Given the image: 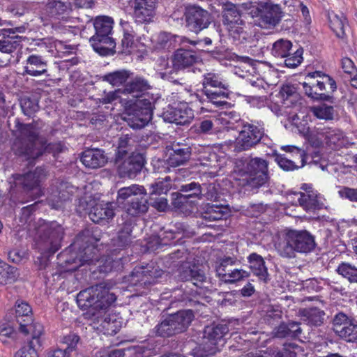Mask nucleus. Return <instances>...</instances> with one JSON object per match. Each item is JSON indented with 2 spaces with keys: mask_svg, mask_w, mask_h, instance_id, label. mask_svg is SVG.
I'll use <instances>...</instances> for the list:
<instances>
[{
  "mask_svg": "<svg viewBox=\"0 0 357 357\" xmlns=\"http://www.w3.org/2000/svg\"><path fill=\"white\" fill-rule=\"evenodd\" d=\"M231 177L246 190L257 189L268 180V163L260 158L237 159Z\"/></svg>",
  "mask_w": 357,
  "mask_h": 357,
  "instance_id": "f257e3e1",
  "label": "nucleus"
},
{
  "mask_svg": "<svg viewBox=\"0 0 357 357\" xmlns=\"http://www.w3.org/2000/svg\"><path fill=\"white\" fill-rule=\"evenodd\" d=\"M17 132L11 146L15 155L26 160H35L43 155L45 143L39 137V130L36 124H19Z\"/></svg>",
  "mask_w": 357,
  "mask_h": 357,
  "instance_id": "f03ea898",
  "label": "nucleus"
},
{
  "mask_svg": "<svg viewBox=\"0 0 357 357\" xmlns=\"http://www.w3.org/2000/svg\"><path fill=\"white\" fill-rule=\"evenodd\" d=\"M37 233L40 234L37 243L40 256L37 257L35 264L39 269H45L48 266L50 256L61 247L63 231L56 222H46L44 220H40Z\"/></svg>",
  "mask_w": 357,
  "mask_h": 357,
  "instance_id": "7ed1b4c3",
  "label": "nucleus"
},
{
  "mask_svg": "<svg viewBox=\"0 0 357 357\" xmlns=\"http://www.w3.org/2000/svg\"><path fill=\"white\" fill-rule=\"evenodd\" d=\"M116 300L114 293L102 283L92 286L81 291L77 296V303L82 310H105Z\"/></svg>",
  "mask_w": 357,
  "mask_h": 357,
  "instance_id": "20e7f679",
  "label": "nucleus"
},
{
  "mask_svg": "<svg viewBox=\"0 0 357 357\" xmlns=\"http://www.w3.org/2000/svg\"><path fill=\"white\" fill-rule=\"evenodd\" d=\"M305 93L316 100L329 101L333 93L337 89L335 81L328 75L321 71L308 73L305 81L301 82Z\"/></svg>",
  "mask_w": 357,
  "mask_h": 357,
  "instance_id": "39448f33",
  "label": "nucleus"
},
{
  "mask_svg": "<svg viewBox=\"0 0 357 357\" xmlns=\"http://www.w3.org/2000/svg\"><path fill=\"white\" fill-rule=\"evenodd\" d=\"M314 247L312 236L306 231L289 230L275 244L279 254L284 257H293L295 252L307 253Z\"/></svg>",
  "mask_w": 357,
  "mask_h": 357,
  "instance_id": "423d86ee",
  "label": "nucleus"
},
{
  "mask_svg": "<svg viewBox=\"0 0 357 357\" xmlns=\"http://www.w3.org/2000/svg\"><path fill=\"white\" fill-rule=\"evenodd\" d=\"M228 332L227 324L207 326L204 331L202 344L192 350V355L195 357H206L220 351L225 344V336Z\"/></svg>",
  "mask_w": 357,
  "mask_h": 357,
  "instance_id": "0eeeda50",
  "label": "nucleus"
},
{
  "mask_svg": "<svg viewBox=\"0 0 357 357\" xmlns=\"http://www.w3.org/2000/svg\"><path fill=\"white\" fill-rule=\"evenodd\" d=\"M145 195L144 187L132 185L118 190L117 202L128 215L137 216L148 210Z\"/></svg>",
  "mask_w": 357,
  "mask_h": 357,
  "instance_id": "6e6552de",
  "label": "nucleus"
},
{
  "mask_svg": "<svg viewBox=\"0 0 357 357\" xmlns=\"http://www.w3.org/2000/svg\"><path fill=\"white\" fill-rule=\"evenodd\" d=\"M114 20L108 16L96 17L93 22L96 34L90 38L91 45L95 52L105 56L114 52V40L110 36Z\"/></svg>",
  "mask_w": 357,
  "mask_h": 357,
  "instance_id": "1a4fd4ad",
  "label": "nucleus"
},
{
  "mask_svg": "<svg viewBox=\"0 0 357 357\" xmlns=\"http://www.w3.org/2000/svg\"><path fill=\"white\" fill-rule=\"evenodd\" d=\"M281 149L286 152L292 153L295 159L296 158L298 159V161L296 162L288 159L282 155H276L275 162L284 170H294L303 167L307 162L309 164L313 163L316 165H319V167L322 170H325L326 168V165L324 164L323 161H321L320 152L319 151L310 153L308 150L305 151L293 145L283 146Z\"/></svg>",
  "mask_w": 357,
  "mask_h": 357,
  "instance_id": "9d476101",
  "label": "nucleus"
},
{
  "mask_svg": "<svg viewBox=\"0 0 357 357\" xmlns=\"http://www.w3.org/2000/svg\"><path fill=\"white\" fill-rule=\"evenodd\" d=\"M46 170L43 167H37L33 171L24 174H13L8 179L10 192H17L20 190L29 193L34 192L36 196L41 192L40 183L46 178Z\"/></svg>",
  "mask_w": 357,
  "mask_h": 357,
  "instance_id": "9b49d317",
  "label": "nucleus"
},
{
  "mask_svg": "<svg viewBox=\"0 0 357 357\" xmlns=\"http://www.w3.org/2000/svg\"><path fill=\"white\" fill-rule=\"evenodd\" d=\"M223 23L230 37L237 43H243L249 38L245 22L241 19L235 4L227 3L223 6Z\"/></svg>",
  "mask_w": 357,
  "mask_h": 357,
  "instance_id": "f8f14e48",
  "label": "nucleus"
},
{
  "mask_svg": "<svg viewBox=\"0 0 357 357\" xmlns=\"http://www.w3.org/2000/svg\"><path fill=\"white\" fill-rule=\"evenodd\" d=\"M84 197L79 202L77 211L79 213H88L90 219L96 223L107 222L114 215L112 203L104 202L95 197Z\"/></svg>",
  "mask_w": 357,
  "mask_h": 357,
  "instance_id": "ddd939ff",
  "label": "nucleus"
},
{
  "mask_svg": "<svg viewBox=\"0 0 357 357\" xmlns=\"http://www.w3.org/2000/svg\"><path fill=\"white\" fill-rule=\"evenodd\" d=\"M153 104L145 96H140L128 110L125 117L128 124L134 129L144 128L152 119Z\"/></svg>",
  "mask_w": 357,
  "mask_h": 357,
  "instance_id": "4468645a",
  "label": "nucleus"
},
{
  "mask_svg": "<svg viewBox=\"0 0 357 357\" xmlns=\"http://www.w3.org/2000/svg\"><path fill=\"white\" fill-rule=\"evenodd\" d=\"M264 135L261 121L243 122L242 130L235 141V149L238 151L251 149L257 144Z\"/></svg>",
  "mask_w": 357,
  "mask_h": 357,
  "instance_id": "2eb2a0df",
  "label": "nucleus"
},
{
  "mask_svg": "<svg viewBox=\"0 0 357 357\" xmlns=\"http://www.w3.org/2000/svg\"><path fill=\"white\" fill-rule=\"evenodd\" d=\"M96 251V248L93 246L87 245L82 250H80L79 256L73 259L72 263H77L78 261L79 265H84L85 264H98V268L100 273H108L114 269H119L121 267V258L113 259V257L107 256L96 259L93 256L91 257V255ZM68 264L71 263L70 259L66 261Z\"/></svg>",
  "mask_w": 357,
  "mask_h": 357,
  "instance_id": "dca6fc26",
  "label": "nucleus"
},
{
  "mask_svg": "<svg viewBox=\"0 0 357 357\" xmlns=\"http://www.w3.org/2000/svg\"><path fill=\"white\" fill-rule=\"evenodd\" d=\"M237 260L234 257H226L220 260L215 266L217 276L227 284H234L250 276V273L242 268H229L234 265Z\"/></svg>",
  "mask_w": 357,
  "mask_h": 357,
  "instance_id": "f3484780",
  "label": "nucleus"
},
{
  "mask_svg": "<svg viewBox=\"0 0 357 357\" xmlns=\"http://www.w3.org/2000/svg\"><path fill=\"white\" fill-rule=\"evenodd\" d=\"M185 15L187 27L195 33L201 31L210 24L208 13L199 7L188 8Z\"/></svg>",
  "mask_w": 357,
  "mask_h": 357,
  "instance_id": "a211bd4d",
  "label": "nucleus"
},
{
  "mask_svg": "<svg viewBox=\"0 0 357 357\" xmlns=\"http://www.w3.org/2000/svg\"><path fill=\"white\" fill-rule=\"evenodd\" d=\"M165 121L185 125L189 123L194 118V112L186 102H180L175 107H169L163 113Z\"/></svg>",
  "mask_w": 357,
  "mask_h": 357,
  "instance_id": "6ab92c4d",
  "label": "nucleus"
},
{
  "mask_svg": "<svg viewBox=\"0 0 357 357\" xmlns=\"http://www.w3.org/2000/svg\"><path fill=\"white\" fill-rule=\"evenodd\" d=\"M158 0H134L131 4L133 16L137 23L151 22L155 15Z\"/></svg>",
  "mask_w": 357,
  "mask_h": 357,
  "instance_id": "aec40b11",
  "label": "nucleus"
},
{
  "mask_svg": "<svg viewBox=\"0 0 357 357\" xmlns=\"http://www.w3.org/2000/svg\"><path fill=\"white\" fill-rule=\"evenodd\" d=\"M23 32L24 28L22 26L0 30V52L10 54L15 51L20 45L22 38L17 33Z\"/></svg>",
  "mask_w": 357,
  "mask_h": 357,
  "instance_id": "412c9836",
  "label": "nucleus"
},
{
  "mask_svg": "<svg viewBox=\"0 0 357 357\" xmlns=\"http://www.w3.org/2000/svg\"><path fill=\"white\" fill-rule=\"evenodd\" d=\"M118 165V172L121 177L132 178L139 172L143 167L144 160L141 155L132 153L121 160H116Z\"/></svg>",
  "mask_w": 357,
  "mask_h": 357,
  "instance_id": "4be33fe9",
  "label": "nucleus"
},
{
  "mask_svg": "<svg viewBox=\"0 0 357 357\" xmlns=\"http://www.w3.org/2000/svg\"><path fill=\"white\" fill-rule=\"evenodd\" d=\"M157 270L150 266L145 267H135L130 275V282L134 286H149L155 282V279L160 276L156 275Z\"/></svg>",
  "mask_w": 357,
  "mask_h": 357,
  "instance_id": "5701e85b",
  "label": "nucleus"
},
{
  "mask_svg": "<svg viewBox=\"0 0 357 357\" xmlns=\"http://www.w3.org/2000/svg\"><path fill=\"white\" fill-rule=\"evenodd\" d=\"M179 278L182 280L192 281L196 286H199V283L206 279L205 273L199 266L188 261H182L179 268Z\"/></svg>",
  "mask_w": 357,
  "mask_h": 357,
  "instance_id": "b1692460",
  "label": "nucleus"
},
{
  "mask_svg": "<svg viewBox=\"0 0 357 357\" xmlns=\"http://www.w3.org/2000/svg\"><path fill=\"white\" fill-rule=\"evenodd\" d=\"M23 75L38 77L47 73V61L40 55L31 54L26 60Z\"/></svg>",
  "mask_w": 357,
  "mask_h": 357,
  "instance_id": "393cba45",
  "label": "nucleus"
},
{
  "mask_svg": "<svg viewBox=\"0 0 357 357\" xmlns=\"http://www.w3.org/2000/svg\"><path fill=\"white\" fill-rule=\"evenodd\" d=\"M282 18V11L279 5L274 4L266 6L261 13L259 18V26L262 28L275 26Z\"/></svg>",
  "mask_w": 357,
  "mask_h": 357,
  "instance_id": "a878e982",
  "label": "nucleus"
},
{
  "mask_svg": "<svg viewBox=\"0 0 357 357\" xmlns=\"http://www.w3.org/2000/svg\"><path fill=\"white\" fill-rule=\"evenodd\" d=\"M181 190L189 193L183 195L175 192L172 195V204L176 208L181 207L188 199L199 197L202 192L200 185L195 182L183 185Z\"/></svg>",
  "mask_w": 357,
  "mask_h": 357,
  "instance_id": "bb28decb",
  "label": "nucleus"
},
{
  "mask_svg": "<svg viewBox=\"0 0 357 357\" xmlns=\"http://www.w3.org/2000/svg\"><path fill=\"white\" fill-rule=\"evenodd\" d=\"M190 155L191 149L188 145L173 144L167 163L172 167L182 165L189 160Z\"/></svg>",
  "mask_w": 357,
  "mask_h": 357,
  "instance_id": "cd10ccee",
  "label": "nucleus"
},
{
  "mask_svg": "<svg viewBox=\"0 0 357 357\" xmlns=\"http://www.w3.org/2000/svg\"><path fill=\"white\" fill-rule=\"evenodd\" d=\"M197 160L200 165L206 166L211 169V172L218 173L222 168V164L218 159L217 154L213 151L211 147H200L198 150Z\"/></svg>",
  "mask_w": 357,
  "mask_h": 357,
  "instance_id": "c85d7f7f",
  "label": "nucleus"
},
{
  "mask_svg": "<svg viewBox=\"0 0 357 357\" xmlns=\"http://www.w3.org/2000/svg\"><path fill=\"white\" fill-rule=\"evenodd\" d=\"M294 195L297 197L299 205L306 211H314L324 206L322 197L318 192L294 193Z\"/></svg>",
  "mask_w": 357,
  "mask_h": 357,
  "instance_id": "c756f323",
  "label": "nucleus"
},
{
  "mask_svg": "<svg viewBox=\"0 0 357 357\" xmlns=\"http://www.w3.org/2000/svg\"><path fill=\"white\" fill-rule=\"evenodd\" d=\"M168 317L176 334L184 331L189 326L194 314L191 310H185L169 314Z\"/></svg>",
  "mask_w": 357,
  "mask_h": 357,
  "instance_id": "7c9ffc66",
  "label": "nucleus"
},
{
  "mask_svg": "<svg viewBox=\"0 0 357 357\" xmlns=\"http://www.w3.org/2000/svg\"><path fill=\"white\" fill-rule=\"evenodd\" d=\"M325 142L328 146L333 149L346 147L349 144L347 137L341 130L336 128L327 127Z\"/></svg>",
  "mask_w": 357,
  "mask_h": 357,
  "instance_id": "2f4dec72",
  "label": "nucleus"
},
{
  "mask_svg": "<svg viewBox=\"0 0 357 357\" xmlns=\"http://www.w3.org/2000/svg\"><path fill=\"white\" fill-rule=\"evenodd\" d=\"M81 161L85 167L95 169L102 167L107 162V157L101 150L89 149L83 152Z\"/></svg>",
  "mask_w": 357,
  "mask_h": 357,
  "instance_id": "473e14b6",
  "label": "nucleus"
},
{
  "mask_svg": "<svg viewBox=\"0 0 357 357\" xmlns=\"http://www.w3.org/2000/svg\"><path fill=\"white\" fill-rule=\"evenodd\" d=\"M198 59L192 51L181 48L174 53L172 63L176 69L184 68L195 63Z\"/></svg>",
  "mask_w": 357,
  "mask_h": 357,
  "instance_id": "72a5a7b5",
  "label": "nucleus"
},
{
  "mask_svg": "<svg viewBox=\"0 0 357 357\" xmlns=\"http://www.w3.org/2000/svg\"><path fill=\"white\" fill-rule=\"evenodd\" d=\"M248 261L253 274L258 277L260 280L266 282L268 273L262 257L256 253H252L248 257Z\"/></svg>",
  "mask_w": 357,
  "mask_h": 357,
  "instance_id": "f704fd0d",
  "label": "nucleus"
},
{
  "mask_svg": "<svg viewBox=\"0 0 357 357\" xmlns=\"http://www.w3.org/2000/svg\"><path fill=\"white\" fill-rule=\"evenodd\" d=\"M325 313L318 308L305 309L301 312V319L307 325L318 326L324 323Z\"/></svg>",
  "mask_w": 357,
  "mask_h": 357,
  "instance_id": "c9c22d12",
  "label": "nucleus"
},
{
  "mask_svg": "<svg viewBox=\"0 0 357 357\" xmlns=\"http://www.w3.org/2000/svg\"><path fill=\"white\" fill-rule=\"evenodd\" d=\"M20 273L17 268L12 266L0 259V284H12L17 281Z\"/></svg>",
  "mask_w": 357,
  "mask_h": 357,
  "instance_id": "e433bc0d",
  "label": "nucleus"
},
{
  "mask_svg": "<svg viewBox=\"0 0 357 357\" xmlns=\"http://www.w3.org/2000/svg\"><path fill=\"white\" fill-rule=\"evenodd\" d=\"M203 89H208V87L222 89L225 91L229 90V84L227 83L218 73H208L203 75L202 79Z\"/></svg>",
  "mask_w": 357,
  "mask_h": 357,
  "instance_id": "4c0bfd02",
  "label": "nucleus"
},
{
  "mask_svg": "<svg viewBox=\"0 0 357 357\" xmlns=\"http://www.w3.org/2000/svg\"><path fill=\"white\" fill-rule=\"evenodd\" d=\"M133 142L134 140L128 134L122 135L119 137L116 153V160L118 162L127 157L130 153H134L132 152Z\"/></svg>",
  "mask_w": 357,
  "mask_h": 357,
  "instance_id": "58836bf2",
  "label": "nucleus"
},
{
  "mask_svg": "<svg viewBox=\"0 0 357 357\" xmlns=\"http://www.w3.org/2000/svg\"><path fill=\"white\" fill-rule=\"evenodd\" d=\"M228 215L227 208L222 205L207 204L203 217L209 221L219 220Z\"/></svg>",
  "mask_w": 357,
  "mask_h": 357,
  "instance_id": "ea45409f",
  "label": "nucleus"
},
{
  "mask_svg": "<svg viewBox=\"0 0 357 357\" xmlns=\"http://www.w3.org/2000/svg\"><path fill=\"white\" fill-rule=\"evenodd\" d=\"M71 9L70 4L57 0H50L46 6V11L48 15L54 18H59L63 14L68 13Z\"/></svg>",
  "mask_w": 357,
  "mask_h": 357,
  "instance_id": "a19ab883",
  "label": "nucleus"
},
{
  "mask_svg": "<svg viewBox=\"0 0 357 357\" xmlns=\"http://www.w3.org/2000/svg\"><path fill=\"white\" fill-rule=\"evenodd\" d=\"M208 102L212 103L216 107H227L230 103L223 100L228 98V93L225 91H216L211 89H202Z\"/></svg>",
  "mask_w": 357,
  "mask_h": 357,
  "instance_id": "79ce46f5",
  "label": "nucleus"
},
{
  "mask_svg": "<svg viewBox=\"0 0 357 357\" xmlns=\"http://www.w3.org/2000/svg\"><path fill=\"white\" fill-rule=\"evenodd\" d=\"M149 88L150 86L146 79L137 77L126 85L124 91L130 94H133V96L139 97V98L140 96L137 93L146 91ZM141 96H145L146 98V96L144 94L141 95Z\"/></svg>",
  "mask_w": 357,
  "mask_h": 357,
  "instance_id": "37998d69",
  "label": "nucleus"
},
{
  "mask_svg": "<svg viewBox=\"0 0 357 357\" xmlns=\"http://www.w3.org/2000/svg\"><path fill=\"white\" fill-rule=\"evenodd\" d=\"M275 98L280 100L284 107H291L297 100L296 89L291 85H284Z\"/></svg>",
  "mask_w": 357,
  "mask_h": 357,
  "instance_id": "c03bdc74",
  "label": "nucleus"
},
{
  "mask_svg": "<svg viewBox=\"0 0 357 357\" xmlns=\"http://www.w3.org/2000/svg\"><path fill=\"white\" fill-rule=\"evenodd\" d=\"M68 188L66 184L61 185V190L58 195L55 193H52L50 197L48 198L49 205L52 206V208L55 209H59L62 207L63 203L70 198V192L69 191L66 190Z\"/></svg>",
  "mask_w": 357,
  "mask_h": 357,
  "instance_id": "a18cd8bd",
  "label": "nucleus"
},
{
  "mask_svg": "<svg viewBox=\"0 0 357 357\" xmlns=\"http://www.w3.org/2000/svg\"><path fill=\"white\" fill-rule=\"evenodd\" d=\"M17 323L20 326L19 328L20 332L24 335L30 333L32 338L37 341L43 332V326L38 322H32L31 321L30 322L23 323L20 320H17Z\"/></svg>",
  "mask_w": 357,
  "mask_h": 357,
  "instance_id": "49530a36",
  "label": "nucleus"
},
{
  "mask_svg": "<svg viewBox=\"0 0 357 357\" xmlns=\"http://www.w3.org/2000/svg\"><path fill=\"white\" fill-rule=\"evenodd\" d=\"M292 48V43L290 40L279 39L273 45L271 50V54L276 57L283 59L288 56Z\"/></svg>",
  "mask_w": 357,
  "mask_h": 357,
  "instance_id": "de8ad7c7",
  "label": "nucleus"
},
{
  "mask_svg": "<svg viewBox=\"0 0 357 357\" xmlns=\"http://www.w3.org/2000/svg\"><path fill=\"white\" fill-rule=\"evenodd\" d=\"M326 127L313 128L306 136L305 139L311 146L319 148L323 146L326 138Z\"/></svg>",
  "mask_w": 357,
  "mask_h": 357,
  "instance_id": "09e8293b",
  "label": "nucleus"
},
{
  "mask_svg": "<svg viewBox=\"0 0 357 357\" xmlns=\"http://www.w3.org/2000/svg\"><path fill=\"white\" fill-rule=\"evenodd\" d=\"M330 26L338 38H343L345 35L346 18L335 13L329 14Z\"/></svg>",
  "mask_w": 357,
  "mask_h": 357,
  "instance_id": "8fccbe9b",
  "label": "nucleus"
},
{
  "mask_svg": "<svg viewBox=\"0 0 357 357\" xmlns=\"http://www.w3.org/2000/svg\"><path fill=\"white\" fill-rule=\"evenodd\" d=\"M312 114L319 119L333 120L335 115L334 107L325 103L310 108Z\"/></svg>",
  "mask_w": 357,
  "mask_h": 357,
  "instance_id": "3c124183",
  "label": "nucleus"
},
{
  "mask_svg": "<svg viewBox=\"0 0 357 357\" xmlns=\"http://www.w3.org/2000/svg\"><path fill=\"white\" fill-rule=\"evenodd\" d=\"M336 334L347 342L357 341V321L352 319Z\"/></svg>",
  "mask_w": 357,
  "mask_h": 357,
  "instance_id": "603ef678",
  "label": "nucleus"
},
{
  "mask_svg": "<svg viewBox=\"0 0 357 357\" xmlns=\"http://www.w3.org/2000/svg\"><path fill=\"white\" fill-rule=\"evenodd\" d=\"M130 72L126 70H117L105 75L103 80L109 82L114 86H119L128 80Z\"/></svg>",
  "mask_w": 357,
  "mask_h": 357,
  "instance_id": "864d4df0",
  "label": "nucleus"
},
{
  "mask_svg": "<svg viewBox=\"0 0 357 357\" xmlns=\"http://www.w3.org/2000/svg\"><path fill=\"white\" fill-rule=\"evenodd\" d=\"M170 322L169 318L167 316L155 326L152 333L161 337H169L175 335V331Z\"/></svg>",
  "mask_w": 357,
  "mask_h": 357,
  "instance_id": "5fc2aeb1",
  "label": "nucleus"
},
{
  "mask_svg": "<svg viewBox=\"0 0 357 357\" xmlns=\"http://www.w3.org/2000/svg\"><path fill=\"white\" fill-rule=\"evenodd\" d=\"M100 326L105 333L108 335L116 334L121 327V321H117L114 316L105 317Z\"/></svg>",
  "mask_w": 357,
  "mask_h": 357,
  "instance_id": "6e6d98bb",
  "label": "nucleus"
},
{
  "mask_svg": "<svg viewBox=\"0 0 357 357\" xmlns=\"http://www.w3.org/2000/svg\"><path fill=\"white\" fill-rule=\"evenodd\" d=\"M172 183L170 177L166 176L165 178L158 180L151 185L152 191L151 195L166 194L172 188Z\"/></svg>",
  "mask_w": 357,
  "mask_h": 357,
  "instance_id": "4d7b16f0",
  "label": "nucleus"
},
{
  "mask_svg": "<svg viewBox=\"0 0 357 357\" xmlns=\"http://www.w3.org/2000/svg\"><path fill=\"white\" fill-rule=\"evenodd\" d=\"M16 337V331L14 326L11 323L0 324V341L6 344L8 343V340H14Z\"/></svg>",
  "mask_w": 357,
  "mask_h": 357,
  "instance_id": "13d9d810",
  "label": "nucleus"
},
{
  "mask_svg": "<svg viewBox=\"0 0 357 357\" xmlns=\"http://www.w3.org/2000/svg\"><path fill=\"white\" fill-rule=\"evenodd\" d=\"M15 312L17 321L20 320L23 323L31 321V317L29 315L31 312V308L27 303H18L15 305Z\"/></svg>",
  "mask_w": 357,
  "mask_h": 357,
  "instance_id": "bf43d9fd",
  "label": "nucleus"
},
{
  "mask_svg": "<svg viewBox=\"0 0 357 357\" xmlns=\"http://www.w3.org/2000/svg\"><path fill=\"white\" fill-rule=\"evenodd\" d=\"M337 272L351 282H357V268L349 264L342 263L337 268Z\"/></svg>",
  "mask_w": 357,
  "mask_h": 357,
  "instance_id": "052dcab7",
  "label": "nucleus"
},
{
  "mask_svg": "<svg viewBox=\"0 0 357 357\" xmlns=\"http://www.w3.org/2000/svg\"><path fill=\"white\" fill-rule=\"evenodd\" d=\"M303 49H298L293 54L289 52L288 56L284 58L285 66L291 68L297 67L303 61Z\"/></svg>",
  "mask_w": 357,
  "mask_h": 357,
  "instance_id": "680f3d73",
  "label": "nucleus"
},
{
  "mask_svg": "<svg viewBox=\"0 0 357 357\" xmlns=\"http://www.w3.org/2000/svg\"><path fill=\"white\" fill-rule=\"evenodd\" d=\"M130 241V229L129 227H126L119 233L116 238L113 239V245L114 246L124 248L127 246Z\"/></svg>",
  "mask_w": 357,
  "mask_h": 357,
  "instance_id": "e2e57ef3",
  "label": "nucleus"
},
{
  "mask_svg": "<svg viewBox=\"0 0 357 357\" xmlns=\"http://www.w3.org/2000/svg\"><path fill=\"white\" fill-rule=\"evenodd\" d=\"M136 357H149L153 353V347L148 342H142L141 344L132 348Z\"/></svg>",
  "mask_w": 357,
  "mask_h": 357,
  "instance_id": "0e129e2a",
  "label": "nucleus"
},
{
  "mask_svg": "<svg viewBox=\"0 0 357 357\" xmlns=\"http://www.w3.org/2000/svg\"><path fill=\"white\" fill-rule=\"evenodd\" d=\"M20 104L24 114L27 116H31L38 109V102L29 98H22Z\"/></svg>",
  "mask_w": 357,
  "mask_h": 357,
  "instance_id": "69168bd1",
  "label": "nucleus"
},
{
  "mask_svg": "<svg viewBox=\"0 0 357 357\" xmlns=\"http://www.w3.org/2000/svg\"><path fill=\"white\" fill-rule=\"evenodd\" d=\"M33 342L29 344L22 347L17 351L13 357H38L36 350L34 349Z\"/></svg>",
  "mask_w": 357,
  "mask_h": 357,
  "instance_id": "338daca9",
  "label": "nucleus"
},
{
  "mask_svg": "<svg viewBox=\"0 0 357 357\" xmlns=\"http://www.w3.org/2000/svg\"><path fill=\"white\" fill-rule=\"evenodd\" d=\"M352 319H349L344 313L340 312L337 314L333 319V329L334 332L337 333V331L342 329L343 326H345Z\"/></svg>",
  "mask_w": 357,
  "mask_h": 357,
  "instance_id": "774afa93",
  "label": "nucleus"
}]
</instances>
